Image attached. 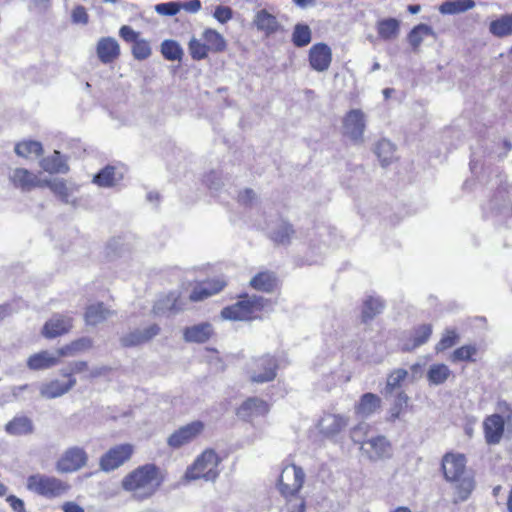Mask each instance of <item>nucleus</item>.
I'll return each instance as SVG.
<instances>
[{
  "label": "nucleus",
  "instance_id": "nucleus-1",
  "mask_svg": "<svg viewBox=\"0 0 512 512\" xmlns=\"http://www.w3.org/2000/svg\"><path fill=\"white\" fill-rule=\"evenodd\" d=\"M164 481L161 470L154 464H145L128 473L122 480V488L134 498L144 500L156 493Z\"/></svg>",
  "mask_w": 512,
  "mask_h": 512
},
{
  "label": "nucleus",
  "instance_id": "nucleus-2",
  "mask_svg": "<svg viewBox=\"0 0 512 512\" xmlns=\"http://www.w3.org/2000/svg\"><path fill=\"white\" fill-rule=\"evenodd\" d=\"M305 473L294 464L285 466L279 477V490L286 498L282 512H304L305 499L299 495L304 484Z\"/></svg>",
  "mask_w": 512,
  "mask_h": 512
},
{
  "label": "nucleus",
  "instance_id": "nucleus-3",
  "mask_svg": "<svg viewBox=\"0 0 512 512\" xmlns=\"http://www.w3.org/2000/svg\"><path fill=\"white\" fill-rule=\"evenodd\" d=\"M26 489L38 496L55 499L65 495L70 490V485L55 476L35 473L27 477Z\"/></svg>",
  "mask_w": 512,
  "mask_h": 512
},
{
  "label": "nucleus",
  "instance_id": "nucleus-4",
  "mask_svg": "<svg viewBox=\"0 0 512 512\" xmlns=\"http://www.w3.org/2000/svg\"><path fill=\"white\" fill-rule=\"evenodd\" d=\"M219 463L220 459L217 453L212 449H206L187 468L184 477L188 481L203 479L207 482H214L219 476Z\"/></svg>",
  "mask_w": 512,
  "mask_h": 512
},
{
  "label": "nucleus",
  "instance_id": "nucleus-5",
  "mask_svg": "<svg viewBox=\"0 0 512 512\" xmlns=\"http://www.w3.org/2000/svg\"><path fill=\"white\" fill-rule=\"evenodd\" d=\"M267 300L257 295H246L235 304L225 307L221 311V317L225 320L248 321L254 318V314L261 311Z\"/></svg>",
  "mask_w": 512,
  "mask_h": 512
},
{
  "label": "nucleus",
  "instance_id": "nucleus-6",
  "mask_svg": "<svg viewBox=\"0 0 512 512\" xmlns=\"http://www.w3.org/2000/svg\"><path fill=\"white\" fill-rule=\"evenodd\" d=\"M367 117L361 109H351L342 121L343 134L355 143H362Z\"/></svg>",
  "mask_w": 512,
  "mask_h": 512
},
{
  "label": "nucleus",
  "instance_id": "nucleus-7",
  "mask_svg": "<svg viewBox=\"0 0 512 512\" xmlns=\"http://www.w3.org/2000/svg\"><path fill=\"white\" fill-rule=\"evenodd\" d=\"M88 455L78 446L67 448L57 460L55 467L59 473L76 472L87 465Z\"/></svg>",
  "mask_w": 512,
  "mask_h": 512
},
{
  "label": "nucleus",
  "instance_id": "nucleus-8",
  "mask_svg": "<svg viewBox=\"0 0 512 512\" xmlns=\"http://www.w3.org/2000/svg\"><path fill=\"white\" fill-rule=\"evenodd\" d=\"M278 368L277 360L270 355L256 358L252 361L248 373L254 383H265L275 379Z\"/></svg>",
  "mask_w": 512,
  "mask_h": 512
},
{
  "label": "nucleus",
  "instance_id": "nucleus-9",
  "mask_svg": "<svg viewBox=\"0 0 512 512\" xmlns=\"http://www.w3.org/2000/svg\"><path fill=\"white\" fill-rule=\"evenodd\" d=\"M133 452L134 447L129 443L119 444L110 448L100 458V469L105 472L114 471L130 460Z\"/></svg>",
  "mask_w": 512,
  "mask_h": 512
},
{
  "label": "nucleus",
  "instance_id": "nucleus-10",
  "mask_svg": "<svg viewBox=\"0 0 512 512\" xmlns=\"http://www.w3.org/2000/svg\"><path fill=\"white\" fill-rule=\"evenodd\" d=\"M205 429L202 421H193L179 427L167 438V445L176 450L197 439Z\"/></svg>",
  "mask_w": 512,
  "mask_h": 512
},
{
  "label": "nucleus",
  "instance_id": "nucleus-11",
  "mask_svg": "<svg viewBox=\"0 0 512 512\" xmlns=\"http://www.w3.org/2000/svg\"><path fill=\"white\" fill-rule=\"evenodd\" d=\"M361 450L373 461L390 458L392 455L391 443L384 436L361 442Z\"/></svg>",
  "mask_w": 512,
  "mask_h": 512
},
{
  "label": "nucleus",
  "instance_id": "nucleus-12",
  "mask_svg": "<svg viewBox=\"0 0 512 512\" xmlns=\"http://www.w3.org/2000/svg\"><path fill=\"white\" fill-rule=\"evenodd\" d=\"M252 25L257 32L262 33L266 37H270L282 30V25L277 17L264 8L255 12Z\"/></svg>",
  "mask_w": 512,
  "mask_h": 512
},
{
  "label": "nucleus",
  "instance_id": "nucleus-13",
  "mask_svg": "<svg viewBox=\"0 0 512 512\" xmlns=\"http://www.w3.org/2000/svg\"><path fill=\"white\" fill-rule=\"evenodd\" d=\"M160 333L157 324H151L143 329H134L120 338L123 347H135L149 342Z\"/></svg>",
  "mask_w": 512,
  "mask_h": 512
},
{
  "label": "nucleus",
  "instance_id": "nucleus-14",
  "mask_svg": "<svg viewBox=\"0 0 512 512\" xmlns=\"http://www.w3.org/2000/svg\"><path fill=\"white\" fill-rule=\"evenodd\" d=\"M73 326L72 318L66 315L55 314L45 322L41 334L46 339H54L68 333Z\"/></svg>",
  "mask_w": 512,
  "mask_h": 512
},
{
  "label": "nucleus",
  "instance_id": "nucleus-15",
  "mask_svg": "<svg viewBox=\"0 0 512 512\" xmlns=\"http://www.w3.org/2000/svg\"><path fill=\"white\" fill-rule=\"evenodd\" d=\"M332 61V51L325 43L314 44L309 50V63L313 70L325 72Z\"/></svg>",
  "mask_w": 512,
  "mask_h": 512
},
{
  "label": "nucleus",
  "instance_id": "nucleus-16",
  "mask_svg": "<svg viewBox=\"0 0 512 512\" xmlns=\"http://www.w3.org/2000/svg\"><path fill=\"white\" fill-rule=\"evenodd\" d=\"M269 412V405L264 400L251 397L245 400L237 409V416L245 421L264 416Z\"/></svg>",
  "mask_w": 512,
  "mask_h": 512
},
{
  "label": "nucleus",
  "instance_id": "nucleus-17",
  "mask_svg": "<svg viewBox=\"0 0 512 512\" xmlns=\"http://www.w3.org/2000/svg\"><path fill=\"white\" fill-rule=\"evenodd\" d=\"M465 457L461 454H446L442 460V469L448 481H459L465 472Z\"/></svg>",
  "mask_w": 512,
  "mask_h": 512
},
{
  "label": "nucleus",
  "instance_id": "nucleus-18",
  "mask_svg": "<svg viewBox=\"0 0 512 512\" xmlns=\"http://www.w3.org/2000/svg\"><path fill=\"white\" fill-rule=\"evenodd\" d=\"M60 362L58 352H50L49 350H41L30 355L27 359V367L32 371L47 370L55 367Z\"/></svg>",
  "mask_w": 512,
  "mask_h": 512
},
{
  "label": "nucleus",
  "instance_id": "nucleus-19",
  "mask_svg": "<svg viewBox=\"0 0 512 512\" xmlns=\"http://www.w3.org/2000/svg\"><path fill=\"white\" fill-rule=\"evenodd\" d=\"M504 419L499 414L488 416L483 423L485 440L490 445L498 444L504 432Z\"/></svg>",
  "mask_w": 512,
  "mask_h": 512
},
{
  "label": "nucleus",
  "instance_id": "nucleus-20",
  "mask_svg": "<svg viewBox=\"0 0 512 512\" xmlns=\"http://www.w3.org/2000/svg\"><path fill=\"white\" fill-rule=\"evenodd\" d=\"M348 424V418L339 414H325L318 423L319 431L326 437L340 433Z\"/></svg>",
  "mask_w": 512,
  "mask_h": 512
},
{
  "label": "nucleus",
  "instance_id": "nucleus-21",
  "mask_svg": "<svg viewBox=\"0 0 512 512\" xmlns=\"http://www.w3.org/2000/svg\"><path fill=\"white\" fill-rule=\"evenodd\" d=\"M96 53L103 64H109L120 55V46L113 37H102L98 40Z\"/></svg>",
  "mask_w": 512,
  "mask_h": 512
},
{
  "label": "nucleus",
  "instance_id": "nucleus-22",
  "mask_svg": "<svg viewBox=\"0 0 512 512\" xmlns=\"http://www.w3.org/2000/svg\"><path fill=\"white\" fill-rule=\"evenodd\" d=\"M214 334L212 324L202 322L188 326L183 330V339L188 343H205Z\"/></svg>",
  "mask_w": 512,
  "mask_h": 512
},
{
  "label": "nucleus",
  "instance_id": "nucleus-23",
  "mask_svg": "<svg viewBox=\"0 0 512 512\" xmlns=\"http://www.w3.org/2000/svg\"><path fill=\"white\" fill-rule=\"evenodd\" d=\"M76 385V378H71L67 383L55 379L43 383L40 386V395L45 399H54L63 396Z\"/></svg>",
  "mask_w": 512,
  "mask_h": 512
},
{
  "label": "nucleus",
  "instance_id": "nucleus-24",
  "mask_svg": "<svg viewBox=\"0 0 512 512\" xmlns=\"http://www.w3.org/2000/svg\"><path fill=\"white\" fill-rule=\"evenodd\" d=\"M5 432L11 436L30 435L34 432V424L27 416H16L6 423Z\"/></svg>",
  "mask_w": 512,
  "mask_h": 512
},
{
  "label": "nucleus",
  "instance_id": "nucleus-25",
  "mask_svg": "<svg viewBox=\"0 0 512 512\" xmlns=\"http://www.w3.org/2000/svg\"><path fill=\"white\" fill-rule=\"evenodd\" d=\"M115 312L104 306L103 303H95L91 304L87 307L85 312V321L88 325H98L111 316H113Z\"/></svg>",
  "mask_w": 512,
  "mask_h": 512
},
{
  "label": "nucleus",
  "instance_id": "nucleus-26",
  "mask_svg": "<svg viewBox=\"0 0 512 512\" xmlns=\"http://www.w3.org/2000/svg\"><path fill=\"white\" fill-rule=\"evenodd\" d=\"M10 180L16 187L22 190H30L36 186H42V181L38 180L37 177L24 168L15 169L10 175Z\"/></svg>",
  "mask_w": 512,
  "mask_h": 512
},
{
  "label": "nucleus",
  "instance_id": "nucleus-27",
  "mask_svg": "<svg viewBox=\"0 0 512 512\" xmlns=\"http://www.w3.org/2000/svg\"><path fill=\"white\" fill-rule=\"evenodd\" d=\"M379 38L384 41L395 40L400 33V22L395 18L381 19L376 23Z\"/></svg>",
  "mask_w": 512,
  "mask_h": 512
},
{
  "label": "nucleus",
  "instance_id": "nucleus-28",
  "mask_svg": "<svg viewBox=\"0 0 512 512\" xmlns=\"http://www.w3.org/2000/svg\"><path fill=\"white\" fill-rule=\"evenodd\" d=\"M381 399L373 393H365L361 396L359 403L355 407V413L362 417L372 415L380 408Z\"/></svg>",
  "mask_w": 512,
  "mask_h": 512
},
{
  "label": "nucleus",
  "instance_id": "nucleus-29",
  "mask_svg": "<svg viewBox=\"0 0 512 512\" xmlns=\"http://www.w3.org/2000/svg\"><path fill=\"white\" fill-rule=\"evenodd\" d=\"M426 37L437 39L436 32L427 24L416 25L408 34V42L414 51H417Z\"/></svg>",
  "mask_w": 512,
  "mask_h": 512
},
{
  "label": "nucleus",
  "instance_id": "nucleus-30",
  "mask_svg": "<svg viewBox=\"0 0 512 512\" xmlns=\"http://www.w3.org/2000/svg\"><path fill=\"white\" fill-rule=\"evenodd\" d=\"M40 165L49 173H67L69 170L66 159L57 150L51 156L43 158Z\"/></svg>",
  "mask_w": 512,
  "mask_h": 512
},
{
  "label": "nucleus",
  "instance_id": "nucleus-31",
  "mask_svg": "<svg viewBox=\"0 0 512 512\" xmlns=\"http://www.w3.org/2000/svg\"><path fill=\"white\" fill-rule=\"evenodd\" d=\"M225 286V282L222 280H215L213 282H206L202 286L196 287L191 295L192 301H202L218 292H220Z\"/></svg>",
  "mask_w": 512,
  "mask_h": 512
},
{
  "label": "nucleus",
  "instance_id": "nucleus-32",
  "mask_svg": "<svg viewBox=\"0 0 512 512\" xmlns=\"http://www.w3.org/2000/svg\"><path fill=\"white\" fill-rule=\"evenodd\" d=\"M93 346L92 339L88 337H82L75 341H72L71 343L64 345L57 349V352L60 356V359L62 357H71L75 356L80 352L89 350Z\"/></svg>",
  "mask_w": 512,
  "mask_h": 512
},
{
  "label": "nucleus",
  "instance_id": "nucleus-33",
  "mask_svg": "<svg viewBox=\"0 0 512 512\" xmlns=\"http://www.w3.org/2000/svg\"><path fill=\"white\" fill-rule=\"evenodd\" d=\"M202 39L211 52L218 53L226 49L227 42L224 36L214 29H205L202 33Z\"/></svg>",
  "mask_w": 512,
  "mask_h": 512
},
{
  "label": "nucleus",
  "instance_id": "nucleus-34",
  "mask_svg": "<svg viewBox=\"0 0 512 512\" xmlns=\"http://www.w3.org/2000/svg\"><path fill=\"white\" fill-rule=\"evenodd\" d=\"M277 280L271 272H259L251 280L250 285L253 289L270 293L276 287Z\"/></svg>",
  "mask_w": 512,
  "mask_h": 512
},
{
  "label": "nucleus",
  "instance_id": "nucleus-35",
  "mask_svg": "<svg viewBox=\"0 0 512 512\" xmlns=\"http://www.w3.org/2000/svg\"><path fill=\"white\" fill-rule=\"evenodd\" d=\"M489 32L499 38L512 35V14H505L492 21L489 25Z\"/></svg>",
  "mask_w": 512,
  "mask_h": 512
},
{
  "label": "nucleus",
  "instance_id": "nucleus-36",
  "mask_svg": "<svg viewBox=\"0 0 512 512\" xmlns=\"http://www.w3.org/2000/svg\"><path fill=\"white\" fill-rule=\"evenodd\" d=\"M395 152V145L387 139L380 140L376 145L375 153L383 167L391 164L396 159Z\"/></svg>",
  "mask_w": 512,
  "mask_h": 512
},
{
  "label": "nucleus",
  "instance_id": "nucleus-37",
  "mask_svg": "<svg viewBox=\"0 0 512 512\" xmlns=\"http://www.w3.org/2000/svg\"><path fill=\"white\" fill-rule=\"evenodd\" d=\"M475 7L473 0H448L439 6L441 14H458Z\"/></svg>",
  "mask_w": 512,
  "mask_h": 512
},
{
  "label": "nucleus",
  "instance_id": "nucleus-38",
  "mask_svg": "<svg viewBox=\"0 0 512 512\" xmlns=\"http://www.w3.org/2000/svg\"><path fill=\"white\" fill-rule=\"evenodd\" d=\"M121 179L122 175L117 174L114 167L107 166L94 176L93 182L100 187H112Z\"/></svg>",
  "mask_w": 512,
  "mask_h": 512
},
{
  "label": "nucleus",
  "instance_id": "nucleus-39",
  "mask_svg": "<svg viewBox=\"0 0 512 512\" xmlns=\"http://www.w3.org/2000/svg\"><path fill=\"white\" fill-rule=\"evenodd\" d=\"M431 334L432 326L430 324L420 325L418 328L414 330L412 336V344H405L404 350L410 351L425 344L429 340Z\"/></svg>",
  "mask_w": 512,
  "mask_h": 512
},
{
  "label": "nucleus",
  "instance_id": "nucleus-40",
  "mask_svg": "<svg viewBox=\"0 0 512 512\" xmlns=\"http://www.w3.org/2000/svg\"><path fill=\"white\" fill-rule=\"evenodd\" d=\"M451 370L445 364H433L427 372V379L431 385H441L450 376Z\"/></svg>",
  "mask_w": 512,
  "mask_h": 512
},
{
  "label": "nucleus",
  "instance_id": "nucleus-41",
  "mask_svg": "<svg viewBox=\"0 0 512 512\" xmlns=\"http://www.w3.org/2000/svg\"><path fill=\"white\" fill-rule=\"evenodd\" d=\"M384 308V303L379 297L369 296L363 305L362 319L364 322L373 319L380 314Z\"/></svg>",
  "mask_w": 512,
  "mask_h": 512
},
{
  "label": "nucleus",
  "instance_id": "nucleus-42",
  "mask_svg": "<svg viewBox=\"0 0 512 512\" xmlns=\"http://www.w3.org/2000/svg\"><path fill=\"white\" fill-rule=\"evenodd\" d=\"M177 295L169 293L160 297L153 306V313L155 315H164L167 312L176 311Z\"/></svg>",
  "mask_w": 512,
  "mask_h": 512
},
{
  "label": "nucleus",
  "instance_id": "nucleus-43",
  "mask_svg": "<svg viewBox=\"0 0 512 512\" xmlns=\"http://www.w3.org/2000/svg\"><path fill=\"white\" fill-rule=\"evenodd\" d=\"M292 42L296 47L307 46L311 42V29L305 24H296L292 33Z\"/></svg>",
  "mask_w": 512,
  "mask_h": 512
},
{
  "label": "nucleus",
  "instance_id": "nucleus-44",
  "mask_svg": "<svg viewBox=\"0 0 512 512\" xmlns=\"http://www.w3.org/2000/svg\"><path fill=\"white\" fill-rule=\"evenodd\" d=\"M15 152L21 157L39 156L43 152V148L38 141H23L15 146Z\"/></svg>",
  "mask_w": 512,
  "mask_h": 512
},
{
  "label": "nucleus",
  "instance_id": "nucleus-45",
  "mask_svg": "<svg viewBox=\"0 0 512 512\" xmlns=\"http://www.w3.org/2000/svg\"><path fill=\"white\" fill-rule=\"evenodd\" d=\"M161 53L169 61H179L183 56L181 46L174 40H164L161 44Z\"/></svg>",
  "mask_w": 512,
  "mask_h": 512
},
{
  "label": "nucleus",
  "instance_id": "nucleus-46",
  "mask_svg": "<svg viewBox=\"0 0 512 512\" xmlns=\"http://www.w3.org/2000/svg\"><path fill=\"white\" fill-rule=\"evenodd\" d=\"M48 186L61 200L65 203H70L71 192L66 182L62 179H53L42 181V186Z\"/></svg>",
  "mask_w": 512,
  "mask_h": 512
},
{
  "label": "nucleus",
  "instance_id": "nucleus-47",
  "mask_svg": "<svg viewBox=\"0 0 512 512\" xmlns=\"http://www.w3.org/2000/svg\"><path fill=\"white\" fill-rule=\"evenodd\" d=\"M293 233L294 231L291 225L287 222L282 221L278 225L277 229L271 232V238L273 241L277 243L286 244L290 241Z\"/></svg>",
  "mask_w": 512,
  "mask_h": 512
},
{
  "label": "nucleus",
  "instance_id": "nucleus-48",
  "mask_svg": "<svg viewBox=\"0 0 512 512\" xmlns=\"http://www.w3.org/2000/svg\"><path fill=\"white\" fill-rule=\"evenodd\" d=\"M477 353V348L474 345H464L451 354L450 361L453 363L461 361H475L473 356Z\"/></svg>",
  "mask_w": 512,
  "mask_h": 512
},
{
  "label": "nucleus",
  "instance_id": "nucleus-49",
  "mask_svg": "<svg viewBox=\"0 0 512 512\" xmlns=\"http://www.w3.org/2000/svg\"><path fill=\"white\" fill-rule=\"evenodd\" d=\"M459 339L460 338L456 330L446 329L440 341L435 346L436 352H442L453 347L458 343Z\"/></svg>",
  "mask_w": 512,
  "mask_h": 512
},
{
  "label": "nucleus",
  "instance_id": "nucleus-50",
  "mask_svg": "<svg viewBox=\"0 0 512 512\" xmlns=\"http://www.w3.org/2000/svg\"><path fill=\"white\" fill-rule=\"evenodd\" d=\"M408 376V372L405 369H396L391 372L387 378L385 391L387 394H391L395 389L401 386V383Z\"/></svg>",
  "mask_w": 512,
  "mask_h": 512
},
{
  "label": "nucleus",
  "instance_id": "nucleus-51",
  "mask_svg": "<svg viewBox=\"0 0 512 512\" xmlns=\"http://www.w3.org/2000/svg\"><path fill=\"white\" fill-rule=\"evenodd\" d=\"M189 52L194 60H201L207 57L208 48L205 42H201L199 39L192 37L189 41Z\"/></svg>",
  "mask_w": 512,
  "mask_h": 512
},
{
  "label": "nucleus",
  "instance_id": "nucleus-52",
  "mask_svg": "<svg viewBox=\"0 0 512 512\" xmlns=\"http://www.w3.org/2000/svg\"><path fill=\"white\" fill-rule=\"evenodd\" d=\"M151 53L152 50L147 40L138 39L136 42L133 43L132 54L135 59L145 60L151 55Z\"/></svg>",
  "mask_w": 512,
  "mask_h": 512
},
{
  "label": "nucleus",
  "instance_id": "nucleus-53",
  "mask_svg": "<svg viewBox=\"0 0 512 512\" xmlns=\"http://www.w3.org/2000/svg\"><path fill=\"white\" fill-rule=\"evenodd\" d=\"M409 397L404 392H399L393 406L390 408V421H395L397 418L400 417V414L403 410V407H405L408 403Z\"/></svg>",
  "mask_w": 512,
  "mask_h": 512
},
{
  "label": "nucleus",
  "instance_id": "nucleus-54",
  "mask_svg": "<svg viewBox=\"0 0 512 512\" xmlns=\"http://www.w3.org/2000/svg\"><path fill=\"white\" fill-rule=\"evenodd\" d=\"M156 13L162 16H175L180 11V2H165L156 4L154 7Z\"/></svg>",
  "mask_w": 512,
  "mask_h": 512
},
{
  "label": "nucleus",
  "instance_id": "nucleus-55",
  "mask_svg": "<svg viewBox=\"0 0 512 512\" xmlns=\"http://www.w3.org/2000/svg\"><path fill=\"white\" fill-rule=\"evenodd\" d=\"M71 21L73 24L87 25L89 15L86 8L82 5H76L71 11Z\"/></svg>",
  "mask_w": 512,
  "mask_h": 512
},
{
  "label": "nucleus",
  "instance_id": "nucleus-56",
  "mask_svg": "<svg viewBox=\"0 0 512 512\" xmlns=\"http://www.w3.org/2000/svg\"><path fill=\"white\" fill-rule=\"evenodd\" d=\"M458 482V499L461 501H465L474 488V482L471 478L462 477H460V480Z\"/></svg>",
  "mask_w": 512,
  "mask_h": 512
},
{
  "label": "nucleus",
  "instance_id": "nucleus-57",
  "mask_svg": "<svg viewBox=\"0 0 512 512\" xmlns=\"http://www.w3.org/2000/svg\"><path fill=\"white\" fill-rule=\"evenodd\" d=\"M213 17L221 24H225L233 18V10L228 6L219 5L215 8Z\"/></svg>",
  "mask_w": 512,
  "mask_h": 512
},
{
  "label": "nucleus",
  "instance_id": "nucleus-58",
  "mask_svg": "<svg viewBox=\"0 0 512 512\" xmlns=\"http://www.w3.org/2000/svg\"><path fill=\"white\" fill-rule=\"evenodd\" d=\"M256 198V193L252 189L246 188L239 193L238 202L244 206H251Z\"/></svg>",
  "mask_w": 512,
  "mask_h": 512
},
{
  "label": "nucleus",
  "instance_id": "nucleus-59",
  "mask_svg": "<svg viewBox=\"0 0 512 512\" xmlns=\"http://www.w3.org/2000/svg\"><path fill=\"white\" fill-rule=\"evenodd\" d=\"M119 35L126 42H133L134 43V42H136L139 39V33L136 32L135 30H133L128 25H123L119 29Z\"/></svg>",
  "mask_w": 512,
  "mask_h": 512
},
{
  "label": "nucleus",
  "instance_id": "nucleus-60",
  "mask_svg": "<svg viewBox=\"0 0 512 512\" xmlns=\"http://www.w3.org/2000/svg\"><path fill=\"white\" fill-rule=\"evenodd\" d=\"M201 2L200 0H190L188 2L181 3L180 2V10L183 9L186 12L195 14L201 10Z\"/></svg>",
  "mask_w": 512,
  "mask_h": 512
},
{
  "label": "nucleus",
  "instance_id": "nucleus-61",
  "mask_svg": "<svg viewBox=\"0 0 512 512\" xmlns=\"http://www.w3.org/2000/svg\"><path fill=\"white\" fill-rule=\"evenodd\" d=\"M14 512H26L25 504L20 498L10 495L6 498Z\"/></svg>",
  "mask_w": 512,
  "mask_h": 512
},
{
  "label": "nucleus",
  "instance_id": "nucleus-62",
  "mask_svg": "<svg viewBox=\"0 0 512 512\" xmlns=\"http://www.w3.org/2000/svg\"><path fill=\"white\" fill-rule=\"evenodd\" d=\"M206 183L211 191H218L221 187V181L217 178L216 174H211L207 177Z\"/></svg>",
  "mask_w": 512,
  "mask_h": 512
},
{
  "label": "nucleus",
  "instance_id": "nucleus-63",
  "mask_svg": "<svg viewBox=\"0 0 512 512\" xmlns=\"http://www.w3.org/2000/svg\"><path fill=\"white\" fill-rule=\"evenodd\" d=\"M74 374L82 373L88 369V364L85 361H74L69 363Z\"/></svg>",
  "mask_w": 512,
  "mask_h": 512
},
{
  "label": "nucleus",
  "instance_id": "nucleus-64",
  "mask_svg": "<svg viewBox=\"0 0 512 512\" xmlns=\"http://www.w3.org/2000/svg\"><path fill=\"white\" fill-rule=\"evenodd\" d=\"M63 512H84V509L74 502H66L62 506Z\"/></svg>",
  "mask_w": 512,
  "mask_h": 512
}]
</instances>
